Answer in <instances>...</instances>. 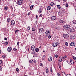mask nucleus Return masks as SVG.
I'll list each match as a JSON object with an SVG mask.
<instances>
[{"label": "nucleus", "instance_id": "obj_1", "mask_svg": "<svg viewBox=\"0 0 76 76\" xmlns=\"http://www.w3.org/2000/svg\"><path fill=\"white\" fill-rule=\"evenodd\" d=\"M63 28L64 29H65L68 30V29H69L70 28V25L66 24L64 26Z\"/></svg>", "mask_w": 76, "mask_h": 76}, {"label": "nucleus", "instance_id": "obj_2", "mask_svg": "<svg viewBox=\"0 0 76 76\" xmlns=\"http://www.w3.org/2000/svg\"><path fill=\"white\" fill-rule=\"evenodd\" d=\"M23 3V0H19L17 2L18 5H22Z\"/></svg>", "mask_w": 76, "mask_h": 76}, {"label": "nucleus", "instance_id": "obj_3", "mask_svg": "<svg viewBox=\"0 0 76 76\" xmlns=\"http://www.w3.org/2000/svg\"><path fill=\"white\" fill-rule=\"evenodd\" d=\"M31 49L32 51H35V46L34 45H32L31 47Z\"/></svg>", "mask_w": 76, "mask_h": 76}, {"label": "nucleus", "instance_id": "obj_4", "mask_svg": "<svg viewBox=\"0 0 76 76\" xmlns=\"http://www.w3.org/2000/svg\"><path fill=\"white\" fill-rule=\"evenodd\" d=\"M63 37L64 38H69V35L66 34H64L63 35Z\"/></svg>", "mask_w": 76, "mask_h": 76}, {"label": "nucleus", "instance_id": "obj_5", "mask_svg": "<svg viewBox=\"0 0 76 76\" xmlns=\"http://www.w3.org/2000/svg\"><path fill=\"white\" fill-rule=\"evenodd\" d=\"M58 45V44L57 43H53L52 44V46L54 47H56Z\"/></svg>", "mask_w": 76, "mask_h": 76}, {"label": "nucleus", "instance_id": "obj_6", "mask_svg": "<svg viewBox=\"0 0 76 76\" xmlns=\"http://www.w3.org/2000/svg\"><path fill=\"white\" fill-rule=\"evenodd\" d=\"M63 56H61L59 58L58 61L59 62H60L62 61L63 60Z\"/></svg>", "mask_w": 76, "mask_h": 76}, {"label": "nucleus", "instance_id": "obj_7", "mask_svg": "<svg viewBox=\"0 0 76 76\" xmlns=\"http://www.w3.org/2000/svg\"><path fill=\"white\" fill-rule=\"evenodd\" d=\"M12 48L10 47H9L7 49V51L8 52H11V51H12Z\"/></svg>", "mask_w": 76, "mask_h": 76}, {"label": "nucleus", "instance_id": "obj_8", "mask_svg": "<svg viewBox=\"0 0 76 76\" xmlns=\"http://www.w3.org/2000/svg\"><path fill=\"white\" fill-rule=\"evenodd\" d=\"M76 43L74 42H71L70 44V45L72 47H73V46H75V45Z\"/></svg>", "mask_w": 76, "mask_h": 76}, {"label": "nucleus", "instance_id": "obj_9", "mask_svg": "<svg viewBox=\"0 0 76 76\" xmlns=\"http://www.w3.org/2000/svg\"><path fill=\"white\" fill-rule=\"evenodd\" d=\"M11 24L12 26H13L15 24V22L13 20H11Z\"/></svg>", "mask_w": 76, "mask_h": 76}, {"label": "nucleus", "instance_id": "obj_10", "mask_svg": "<svg viewBox=\"0 0 76 76\" xmlns=\"http://www.w3.org/2000/svg\"><path fill=\"white\" fill-rule=\"evenodd\" d=\"M57 19V17L55 16H53L51 17V19L52 20H56Z\"/></svg>", "mask_w": 76, "mask_h": 76}, {"label": "nucleus", "instance_id": "obj_11", "mask_svg": "<svg viewBox=\"0 0 76 76\" xmlns=\"http://www.w3.org/2000/svg\"><path fill=\"white\" fill-rule=\"evenodd\" d=\"M75 38L76 37L75 36L73 35H72L70 37V38L71 39H75Z\"/></svg>", "mask_w": 76, "mask_h": 76}, {"label": "nucleus", "instance_id": "obj_12", "mask_svg": "<svg viewBox=\"0 0 76 76\" xmlns=\"http://www.w3.org/2000/svg\"><path fill=\"white\" fill-rule=\"evenodd\" d=\"M39 32H44V29L42 28H40L39 29Z\"/></svg>", "mask_w": 76, "mask_h": 76}, {"label": "nucleus", "instance_id": "obj_13", "mask_svg": "<svg viewBox=\"0 0 76 76\" xmlns=\"http://www.w3.org/2000/svg\"><path fill=\"white\" fill-rule=\"evenodd\" d=\"M53 60V58L52 57H49L48 58V60L49 61H51Z\"/></svg>", "mask_w": 76, "mask_h": 76}, {"label": "nucleus", "instance_id": "obj_14", "mask_svg": "<svg viewBox=\"0 0 76 76\" xmlns=\"http://www.w3.org/2000/svg\"><path fill=\"white\" fill-rule=\"evenodd\" d=\"M10 20H11V19L10 18H8L7 20V23H8L10 22Z\"/></svg>", "mask_w": 76, "mask_h": 76}, {"label": "nucleus", "instance_id": "obj_15", "mask_svg": "<svg viewBox=\"0 0 76 76\" xmlns=\"http://www.w3.org/2000/svg\"><path fill=\"white\" fill-rule=\"evenodd\" d=\"M46 34L47 35H49L50 34V31L49 30H47L46 31Z\"/></svg>", "mask_w": 76, "mask_h": 76}, {"label": "nucleus", "instance_id": "obj_16", "mask_svg": "<svg viewBox=\"0 0 76 76\" xmlns=\"http://www.w3.org/2000/svg\"><path fill=\"white\" fill-rule=\"evenodd\" d=\"M33 57H37V56H38V54L37 53H34V54H33Z\"/></svg>", "mask_w": 76, "mask_h": 76}, {"label": "nucleus", "instance_id": "obj_17", "mask_svg": "<svg viewBox=\"0 0 76 76\" xmlns=\"http://www.w3.org/2000/svg\"><path fill=\"white\" fill-rule=\"evenodd\" d=\"M55 5V3H54V2H51L50 6H53V5Z\"/></svg>", "mask_w": 76, "mask_h": 76}, {"label": "nucleus", "instance_id": "obj_18", "mask_svg": "<svg viewBox=\"0 0 76 76\" xmlns=\"http://www.w3.org/2000/svg\"><path fill=\"white\" fill-rule=\"evenodd\" d=\"M50 12H51L52 13H53L54 12V9L51 8L50 10Z\"/></svg>", "mask_w": 76, "mask_h": 76}, {"label": "nucleus", "instance_id": "obj_19", "mask_svg": "<svg viewBox=\"0 0 76 76\" xmlns=\"http://www.w3.org/2000/svg\"><path fill=\"white\" fill-rule=\"evenodd\" d=\"M58 15L59 16H61L62 15V12H61L60 11L59 12Z\"/></svg>", "mask_w": 76, "mask_h": 76}, {"label": "nucleus", "instance_id": "obj_20", "mask_svg": "<svg viewBox=\"0 0 76 76\" xmlns=\"http://www.w3.org/2000/svg\"><path fill=\"white\" fill-rule=\"evenodd\" d=\"M59 21L60 23H64V21L63 20H62L60 19L59 20Z\"/></svg>", "mask_w": 76, "mask_h": 76}, {"label": "nucleus", "instance_id": "obj_21", "mask_svg": "<svg viewBox=\"0 0 76 76\" xmlns=\"http://www.w3.org/2000/svg\"><path fill=\"white\" fill-rule=\"evenodd\" d=\"M47 10H50L51 9V7L50 6H48L47 8Z\"/></svg>", "mask_w": 76, "mask_h": 76}, {"label": "nucleus", "instance_id": "obj_22", "mask_svg": "<svg viewBox=\"0 0 76 76\" xmlns=\"http://www.w3.org/2000/svg\"><path fill=\"white\" fill-rule=\"evenodd\" d=\"M29 63L31 64L34 63V61L32 60H31L29 61Z\"/></svg>", "mask_w": 76, "mask_h": 76}, {"label": "nucleus", "instance_id": "obj_23", "mask_svg": "<svg viewBox=\"0 0 76 76\" xmlns=\"http://www.w3.org/2000/svg\"><path fill=\"white\" fill-rule=\"evenodd\" d=\"M42 58L44 60H45V55H43L42 57Z\"/></svg>", "mask_w": 76, "mask_h": 76}, {"label": "nucleus", "instance_id": "obj_24", "mask_svg": "<svg viewBox=\"0 0 76 76\" xmlns=\"http://www.w3.org/2000/svg\"><path fill=\"white\" fill-rule=\"evenodd\" d=\"M39 12L40 13L42 12V8H41L39 10Z\"/></svg>", "mask_w": 76, "mask_h": 76}, {"label": "nucleus", "instance_id": "obj_25", "mask_svg": "<svg viewBox=\"0 0 76 76\" xmlns=\"http://www.w3.org/2000/svg\"><path fill=\"white\" fill-rule=\"evenodd\" d=\"M70 62L72 64H74V62H73V61H72V59L70 60Z\"/></svg>", "mask_w": 76, "mask_h": 76}, {"label": "nucleus", "instance_id": "obj_26", "mask_svg": "<svg viewBox=\"0 0 76 76\" xmlns=\"http://www.w3.org/2000/svg\"><path fill=\"white\" fill-rule=\"evenodd\" d=\"M46 73H48V69L47 68H46Z\"/></svg>", "mask_w": 76, "mask_h": 76}, {"label": "nucleus", "instance_id": "obj_27", "mask_svg": "<svg viewBox=\"0 0 76 76\" xmlns=\"http://www.w3.org/2000/svg\"><path fill=\"white\" fill-rule=\"evenodd\" d=\"M55 29H60V27L59 26H57L56 27Z\"/></svg>", "mask_w": 76, "mask_h": 76}, {"label": "nucleus", "instance_id": "obj_28", "mask_svg": "<svg viewBox=\"0 0 76 76\" xmlns=\"http://www.w3.org/2000/svg\"><path fill=\"white\" fill-rule=\"evenodd\" d=\"M35 50L36 52H38V51H39V49H38V48H35Z\"/></svg>", "mask_w": 76, "mask_h": 76}, {"label": "nucleus", "instance_id": "obj_29", "mask_svg": "<svg viewBox=\"0 0 76 76\" xmlns=\"http://www.w3.org/2000/svg\"><path fill=\"white\" fill-rule=\"evenodd\" d=\"M4 9L5 10H7V9H8V7L7 6L5 7H4Z\"/></svg>", "mask_w": 76, "mask_h": 76}, {"label": "nucleus", "instance_id": "obj_30", "mask_svg": "<svg viewBox=\"0 0 76 76\" xmlns=\"http://www.w3.org/2000/svg\"><path fill=\"white\" fill-rule=\"evenodd\" d=\"M67 56H65L64 57H63V59H65L66 58H67Z\"/></svg>", "mask_w": 76, "mask_h": 76}, {"label": "nucleus", "instance_id": "obj_31", "mask_svg": "<svg viewBox=\"0 0 76 76\" xmlns=\"http://www.w3.org/2000/svg\"><path fill=\"white\" fill-rule=\"evenodd\" d=\"M32 9H33V6L31 5L30 6V10H31Z\"/></svg>", "mask_w": 76, "mask_h": 76}, {"label": "nucleus", "instance_id": "obj_32", "mask_svg": "<svg viewBox=\"0 0 76 76\" xmlns=\"http://www.w3.org/2000/svg\"><path fill=\"white\" fill-rule=\"evenodd\" d=\"M57 7L59 9H61V7L60 5H57Z\"/></svg>", "mask_w": 76, "mask_h": 76}, {"label": "nucleus", "instance_id": "obj_33", "mask_svg": "<svg viewBox=\"0 0 76 76\" xmlns=\"http://www.w3.org/2000/svg\"><path fill=\"white\" fill-rule=\"evenodd\" d=\"M72 22L73 23H74L75 25V24H76V21H75V20H73L72 21Z\"/></svg>", "mask_w": 76, "mask_h": 76}, {"label": "nucleus", "instance_id": "obj_34", "mask_svg": "<svg viewBox=\"0 0 76 76\" xmlns=\"http://www.w3.org/2000/svg\"><path fill=\"white\" fill-rule=\"evenodd\" d=\"M71 31L72 32H75V30L73 28H72L71 29Z\"/></svg>", "mask_w": 76, "mask_h": 76}, {"label": "nucleus", "instance_id": "obj_35", "mask_svg": "<svg viewBox=\"0 0 76 76\" xmlns=\"http://www.w3.org/2000/svg\"><path fill=\"white\" fill-rule=\"evenodd\" d=\"M50 70L51 72H53V69H52V67L50 68Z\"/></svg>", "mask_w": 76, "mask_h": 76}, {"label": "nucleus", "instance_id": "obj_36", "mask_svg": "<svg viewBox=\"0 0 76 76\" xmlns=\"http://www.w3.org/2000/svg\"><path fill=\"white\" fill-rule=\"evenodd\" d=\"M13 50L14 51H17V49L16 48H14L13 49Z\"/></svg>", "mask_w": 76, "mask_h": 76}, {"label": "nucleus", "instance_id": "obj_37", "mask_svg": "<svg viewBox=\"0 0 76 76\" xmlns=\"http://www.w3.org/2000/svg\"><path fill=\"white\" fill-rule=\"evenodd\" d=\"M65 6L66 7H68V6H69V4H66Z\"/></svg>", "mask_w": 76, "mask_h": 76}, {"label": "nucleus", "instance_id": "obj_38", "mask_svg": "<svg viewBox=\"0 0 76 76\" xmlns=\"http://www.w3.org/2000/svg\"><path fill=\"white\" fill-rule=\"evenodd\" d=\"M31 12H29L27 14L28 16H30L31 15Z\"/></svg>", "mask_w": 76, "mask_h": 76}, {"label": "nucleus", "instance_id": "obj_39", "mask_svg": "<svg viewBox=\"0 0 76 76\" xmlns=\"http://www.w3.org/2000/svg\"><path fill=\"white\" fill-rule=\"evenodd\" d=\"M9 44V42H5V44H6V45H7V44Z\"/></svg>", "mask_w": 76, "mask_h": 76}, {"label": "nucleus", "instance_id": "obj_40", "mask_svg": "<svg viewBox=\"0 0 76 76\" xmlns=\"http://www.w3.org/2000/svg\"><path fill=\"white\" fill-rule=\"evenodd\" d=\"M30 29H31V27H30V26H28V28L27 29H28V30H30Z\"/></svg>", "mask_w": 76, "mask_h": 76}, {"label": "nucleus", "instance_id": "obj_41", "mask_svg": "<svg viewBox=\"0 0 76 76\" xmlns=\"http://www.w3.org/2000/svg\"><path fill=\"white\" fill-rule=\"evenodd\" d=\"M2 67L0 66V72H1V71H2V70H1V69H2Z\"/></svg>", "mask_w": 76, "mask_h": 76}, {"label": "nucleus", "instance_id": "obj_42", "mask_svg": "<svg viewBox=\"0 0 76 76\" xmlns=\"http://www.w3.org/2000/svg\"><path fill=\"white\" fill-rule=\"evenodd\" d=\"M16 72H19V69L18 68H16Z\"/></svg>", "mask_w": 76, "mask_h": 76}, {"label": "nucleus", "instance_id": "obj_43", "mask_svg": "<svg viewBox=\"0 0 76 76\" xmlns=\"http://www.w3.org/2000/svg\"><path fill=\"white\" fill-rule=\"evenodd\" d=\"M73 58L74 59V60H76V57H75L73 56Z\"/></svg>", "mask_w": 76, "mask_h": 76}, {"label": "nucleus", "instance_id": "obj_44", "mask_svg": "<svg viewBox=\"0 0 76 76\" xmlns=\"http://www.w3.org/2000/svg\"><path fill=\"white\" fill-rule=\"evenodd\" d=\"M2 57H3V58H6V56L4 55H3L2 56Z\"/></svg>", "mask_w": 76, "mask_h": 76}, {"label": "nucleus", "instance_id": "obj_45", "mask_svg": "<svg viewBox=\"0 0 76 76\" xmlns=\"http://www.w3.org/2000/svg\"><path fill=\"white\" fill-rule=\"evenodd\" d=\"M66 45V46H68V45H69L68 44V43L66 42L65 43Z\"/></svg>", "mask_w": 76, "mask_h": 76}, {"label": "nucleus", "instance_id": "obj_46", "mask_svg": "<svg viewBox=\"0 0 76 76\" xmlns=\"http://www.w3.org/2000/svg\"><path fill=\"white\" fill-rule=\"evenodd\" d=\"M32 31H35V28H33L32 29Z\"/></svg>", "mask_w": 76, "mask_h": 76}, {"label": "nucleus", "instance_id": "obj_47", "mask_svg": "<svg viewBox=\"0 0 76 76\" xmlns=\"http://www.w3.org/2000/svg\"><path fill=\"white\" fill-rule=\"evenodd\" d=\"M66 76H72V75L70 74H68Z\"/></svg>", "mask_w": 76, "mask_h": 76}, {"label": "nucleus", "instance_id": "obj_48", "mask_svg": "<svg viewBox=\"0 0 76 76\" xmlns=\"http://www.w3.org/2000/svg\"><path fill=\"white\" fill-rule=\"evenodd\" d=\"M19 30H15V33H16V32H19Z\"/></svg>", "mask_w": 76, "mask_h": 76}, {"label": "nucleus", "instance_id": "obj_49", "mask_svg": "<svg viewBox=\"0 0 76 76\" xmlns=\"http://www.w3.org/2000/svg\"><path fill=\"white\" fill-rule=\"evenodd\" d=\"M64 9L63 8L61 9V12H63L64 11Z\"/></svg>", "mask_w": 76, "mask_h": 76}, {"label": "nucleus", "instance_id": "obj_50", "mask_svg": "<svg viewBox=\"0 0 76 76\" xmlns=\"http://www.w3.org/2000/svg\"><path fill=\"white\" fill-rule=\"evenodd\" d=\"M55 57L56 58H57V57H58V55H57V54H56Z\"/></svg>", "mask_w": 76, "mask_h": 76}, {"label": "nucleus", "instance_id": "obj_51", "mask_svg": "<svg viewBox=\"0 0 76 76\" xmlns=\"http://www.w3.org/2000/svg\"><path fill=\"white\" fill-rule=\"evenodd\" d=\"M58 66H59V68L60 69V70H61V66H60V65H59Z\"/></svg>", "mask_w": 76, "mask_h": 76}, {"label": "nucleus", "instance_id": "obj_52", "mask_svg": "<svg viewBox=\"0 0 76 76\" xmlns=\"http://www.w3.org/2000/svg\"><path fill=\"white\" fill-rule=\"evenodd\" d=\"M17 45L18 46H19V42H18L17 43Z\"/></svg>", "mask_w": 76, "mask_h": 76}, {"label": "nucleus", "instance_id": "obj_53", "mask_svg": "<svg viewBox=\"0 0 76 76\" xmlns=\"http://www.w3.org/2000/svg\"><path fill=\"white\" fill-rule=\"evenodd\" d=\"M57 73V75L58 76H60V74L58 72Z\"/></svg>", "mask_w": 76, "mask_h": 76}, {"label": "nucleus", "instance_id": "obj_54", "mask_svg": "<svg viewBox=\"0 0 76 76\" xmlns=\"http://www.w3.org/2000/svg\"><path fill=\"white\" fill-rule=\"evenodd\" d=\"M2 63V60H0V64H1Z\"/></svg>", "mask_w": 76, "mask_h": 76}, {"label": "nucleus", "instance_id": "obj_55", "mask_svg": "<svg viewBox=\"0 0 76 76\" xmlns=\"http://www.w3.org/2000/svg\"><path fill=\"white\" fill-rule=\"evenodd\" d=\"M51 36L50 35H49L48 36V38L50 39V38H51Z\"/></svg>", "mask_w": 76, "mask_h": 76}, {"label": "nucleus", "instance_id": "obj_56", "mask_svg": "<svg viewBox=\"0 0 76 76\" xmlns=\"http://www.w3.org/2000/svg\"><path fill=\"white\" fill-rule=\"evenodd\" d=\"M34 63H37V61H36V60H34Z\"/></svg>", "mask_w": 76, "mask_h": 76}, {"label": "nucleus", "instance_id": "obj_57", "mask_svg": "<svg viewBox=\"0 0 76 76\" xmlns=\"http://www.w3.org/2000/svg\"><path fill=\"white\" fill-rule=\"evenodd\" d=\"M42 14L39 15V17H42Z\"/></svg>", "mask_w": 76, "mask_h": 76}, {"label": "nucleus", "instance_id": "obj_58", "mask_svg": "<svg viewBox=\"0 0 76 76\" xmlns=\"http://www.w3.org/2000/svg\"><path fill=\"white\" fill-rule=\"evenodd\" d=\"M4 40H7V38L5 37V38H4Z\"/></svg>", "mask_w": 76, "mask_h": 76}, {"label": "nucleus", "instance_id": "obj_59", "mask_svg": "<svg viewBox=\"0 0 76 76\" xmlns=\"http://www.w3.org/2000/svg\"><path fill=\"white\" fill-rule=\"evenodd\" d=\"M40 65L41 66H42V63H41Z\"/></svg>", "mask_w": 76, "mask_h": 76}, {"label": "nucleus", "instance_id": "obj_60", "mask_svg": "<svg viewBox=\"0 0 76 76\" xmlns=\"http://www.w3.org/2000/svg\"><path fill=\"white\" fill-rule=\"evenodd\" d=\"M33 54H34L35 53V51H33Z\"/></svg>", "mask_w": 76, "mask_h": 76}, {"label": "nucleus", "instance_id": "obj_61", "mask_svg": "<svg viewBox=\"0 0 76 76\" xmlns=\"http://www.w3.org/2000/svg\"><path fill=\"white\" fill-rule=\"evenodd\" d=\"M10 8H11V10H13V7H11Z\"/></svg>", "mask_w": 76, "mask_h": 76}, {"label": "nucleus", "instance_id": "obj_62", "mask_svg": "<svg viewBox=\"0 0 76 76\" xmlns=\"http://www.w3.org/2000/svg\"><path fill=\"white\" fill-rule=\"evenodd\" d=\"M63 73H64V74L65 75H66V73H65V72H63Z\"/></svg>", "mask_w": 76, "mask_h": 76}, {"label": "nucleus", "instance_id": "obj_63", "mask_svg": "<svg viewBox=\"0 0 76 76\" xmlns=\"http://www.w3.org/2000/svg\"><path fill=\"white\" fill-rule=\"evenodd\" d=\"M67 0H63L64 1L66 2Z\"/></svg>", "mask_w": 76, "mask_h": 76}, {"label": "nucleus", "instance_id": "obj_64", "mask_svg": "<svg viewBox=\"0 0 76 76\" xmlns=\"http://www.w3.org/2000/svg\"><path fill=\"white\" fill-rule=\"evenodd\" d=\"M36 18H38V15H36Z\"/></svg>", "mask_w": 76, "mask_h": 76}]
</instances>
